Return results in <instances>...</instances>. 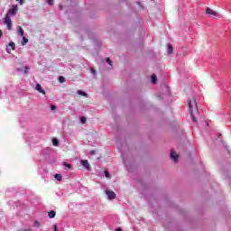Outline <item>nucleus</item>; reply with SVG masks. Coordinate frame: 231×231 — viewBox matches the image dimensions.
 Listing matches in <instances>:
<instances>
[{
	"label": "nucleus",
	"instance_id": "obj_16",
	"mask_svg": "<svg viewBox=\"0 0 231 231\" xmlns=\"http://www.w3.org/2000/svg\"><path fill=\"white\" fill-rule=\"evenodd\" d=\"M52 143H53V145H59V139L53 138L52 139Z\"/></svg>",
	"mask_w": 231,
	"mask_h": 231
},
{
	"label": "nucleus",
	"instance_id": "obj_23",
	"mask_svg": "<svg viewBox=\"0 0 231 231\" xmlns=\"http://www.w3.org/2000/svg\"><path fill=\"white\" fill-rule=\"evenodd\" d=\"M105 176H106V178H109V171H105Z\"/></svg>",
	"mask_w": 231,
	"mask_h": 231
},
{
	"label": "nucleus",
	"instance_id": "obj_27",
	"mask_svg": "<svg viewBox=\"0 0 231 231\" xmlns=\"http://www.w3.org/2000/svg\"><path fill=\"white\" fill-rule=\"evenodd\" d=\"M28 69H30V68L25 67L24 73H28Z\"/></svg>",
	"mask_w": 231,
	"mask_h": 231
},
{
	"label": "nucleus",
	"instance_id": "obj_17",
	"mask_svg": "<svg viewBox=\"0 0 231 231\" xmlns=\"http://www.w3.org/2000/svg\"><path fill=\"white\" fill-rule=\"evenodd\" d=\"M28 42V38H26L25 36H23V46H24V44H26Z\"/></svg>",
	"mask_w": 231,
	"mask_h": 231
},
{
	"label": "nucleus",
	"instance_id": "obj_31",
	"mask_svg": "<svg viewBox=\"0 0 231 231\" xmlns=\"http://www.w3.org/2000/svg\"><path fill=\"white\" fill-rule=\"evenodd\" d=\"M116 231H122V228H116Z\"/></svg>",
	"mask_w": 231,
	"mask_h": 231
},
{
	"label": "nucleus",
	"instance_id": "obj_2",
	"mask_svg": "<svg viewBox=\"0 0 231 231\" xmlns=\"http://www.w3.org/2000/svg\"><path fill=\"white\" fill-rule=\"evenodd\" d=\"M188 107L189 109L190 116L193 122H198L196 115H198L199 111L198 110V103L196 102V98L193 97L191 100H189V102L188 103Z\"/></svg>",
	"mask_w": 231,
	"mask_h": 231
},
{
	"label": "nucleus",
	"instance_id": "obj_20",
	"mask_svg": "<svg viewBox=\"0 0 231 231\" xmlns=\"http://www.w3.org/2000/svg\"><path fill=\"white\" fill-rule=\"evenodd\" d=\"M88 119L86 117H81V124H86Z\"/></svg>",
	"mask_w": 231,
	"mask_h": 231
},
{
	"label": "nucleus",
	"instance_id": "obj_5",
	"mask_svg": "<svg viewBox=\"0 0 231 231\" xmlns=\"http://www.w3.org/2000/svg\"><path fill=\"white\" fill-rule=\"evenodd\" d=\"M106 194L108 197V199H115V198H116V194L112 190H106Z\"/></svg>",
	"mask_w": 231,
	"mask_h": 231
},
{
	"label": "nucleus",
	"instance_id": "obj_13",
	"mask_svg": "<svg viewBox=\"0 0 231 231\" xmlns=\"http://www.w3.org/2000/svg\"><path fill=\"white\" fill-rule=\"evenodd\" d=\"M78 95H80L81 97H88V93L82 90H78Z\"/></svg>",
	"mask_w": 231,
	"mask_h": 231
},
{
	"label": "nucleus",
	"instance_id": "obj_29",
	"mask_svg": "<svg viewBox=\"0 0 231 231\" xmlns=\"http://www.w3.org/2000/svg\"><path fill=\"white\" fill-rule=\"evenodd\" d=\"M3 37V31L0 30V38Z\"/></svg>",
	"mask_w": 231,
	"mask_h": 231
},
{
	"label": "nucleus",
	"instance_id": "obj_8",
	"mask_svg": "<svg viewBox=\"0 0 231 231\" xmlns=\"http://www.w3.org/2000/svg\"><path fill=\"white\" fill-rule=\"evenodd\" d=\"M17 33L21 37H24V30L21 26H17Z\"/></svg>",
	"mask_w": 231,
	"mask_h": 231
},
{
	"label": "nucleus",
	"instance_id": "obj_32",
	"mask_svg": "<svg viewBox=\"0 0 231 231\" xmlns=\"http://www.w3.org/2000/svg\"><path fill=\"white\" fill-rule=\"evenodd\" d=\"M60 10H62V5H60Z\"/></svg>",
	"mask_w": 231,
	"mask_h": 231
},
{
	"label": "nucleus",
	"instance_id": "obj_18",
	"mask_svg": "<svg viewBox=\"0 0 231 231\" xmlns=\"http://www.w3.org/2000/svg\"><path fill=\"white\" fill-rule=\"evenodd\" d=\"M34 226H35L36 228H39V227L41 226V223H40L39 221L35 220V221H34Z\"/></svg>",
	"mask_w": 231,
	"mask_h": 231
},
{
	"label": "nucleus",
	"instance_id": "obj_28",
	"mask_svg": "<svg viewBox=\"0 0 231 231\" xmlns=\"http://www.w3.org/2000/svg\"><path fill=\"white\" fill-rule=\"evenodd\" d=\"M20 1V5H24V0H19Z\"/></svg>",
	"mask_w": 231,
	"mask_h": 231
},
{
	"label": "nucleus",
	"instance_id": "obj_4",
	"mask_svg": "<svg viewBox=\"0 0 231 231\" xmlns=\"http://www.w3.org/2000/svg\"><path fill=\"white\" fill-rule=\"evenodd\" d=\"M81 165H83L84 169L87 171H91V165H89V162H88V160H82Z\"/></svg>",
	"mask_w": 231,
	"mask_h": 231
},
{
	"label": "nucleus",
	"instance_id": "obj_30",
	"mask_svg": "<svg viewBox=\"0 0 231 231\" xmlns=\"http://www.w3.org/2000/svg\"><path fill=\"white\" fill-rule=\"evenodd\" d=\"M22 231H32V229H23Z\"/></svg>",
	"mask_w": 231,
	"mask_h": 231
},
{
	"label": "nucleus",
	"instance_id": "obj_6",
	"mask_svg": "<svg viewBox=\"0 0 231 231\" xmlns=\"http://www.w3.org/2000/svg\"><path fill=\"white\" fill-rule=\"evenodd\" d=\"M206 14H208V15H213L214 17L217 16V12L214 11L211 8H207Z\"/></svg>",
	"mask_w": 231,
	"mask_h": 231
},
{
	"label": "nucleus",
	"instance_id": "obj_1",
	"mask_svg": "<svg viewBox=\"0 0 231 231\" xmlns=\"http://www.w3.org/2000/svg\"><path fill=\"white\" fill-rule=\"evenodd\" d=\"M17 12H19V6L13 5L4 18V24L6 25L9 31L12 30V19H10V17L17 15Z\"/></svg>",
	"mask_w": 231,
	"mask_h": 231
},
{
	"label": "nucleus",
	"instance_id": "obj_19",
	"mask_svg": "<svg viewBox=\"0 0 231 231\" xmlns=\"http://www.w3.org/2000/svg\"><path fill=\"white\" fill-rule=\"evenodd\" d=\"M106 62H107V64H109V66H112V64H113V61H111V59H109V58L106 59Z\"/></svg>",
	"mask_w": 231,
	"mask_h": 231
},
{
	"label": "nucleus",
	"instance_id": "obj_14",
	"mask_svg": "<svg viewBox=\"0 0 231 231\" xmlns=\"http://www.w3.org/2000/svg\"><path fill=\"white\" fill-rule=\"evenodd\" d=\"M59 82H60V84L66 82V78H64L63 76H60L59 77Z\"/></svg>",
	"mask_w": 231,
	"mask_h": 231
},
{
	"label": "nucleus",
	"instance_id": "obj_12",
	"mask_svg": "<svg viewBox=\"0 0 231 231\" xmlns=\"http://www.w3.org/2000/svg\"><path fill=\"white\" fill-rule=\"evenodd\" d=\"M158 80V78L155 76V74L152 75V84H156Z\"/></svg>",
	"mask_w": 231,
	"mask_h": 231
},
{
	"label": "nucleus",
	"instance_id": "obj_10",
	"mask_svg": "<svg viewBox=\"0 0 231 231\" xmlns=\"http://www.w3.org/2000/svg\"><path fill=\"white\" fill-rule=\"evenodd\" d=\"M173 51H174V49L172 48V45L168 44V55H171Z\"/></svg>",
	"mask_w": 231,
	"mask_h": 231
},
{
	"label": "nucleus",
	"instance_id": "obj_9",
	"mask_svg": "<svg viewBox=\"0 0 231 231\" xmlns=\"http://www.w3.org/2000/svg\"><path fill=\"white\" fill-rule=\"evenodd\" d=\"M48 216L51 219H53V217H55V216H57V213L55 211L51 210L49 212Z\"/></svg>",
	"mask_w": 231,
	"mask_h": 231
},
{
	"label": "nucleus",
	"instance_id": "obj_26",
	"mask_svg": "<svg viewBox=\"0 0 231 231\" xmlns=\"http://www.w3.org/2000/svg\"><path fill=\"white\" fill-rule=\"evenodd\" d=\"M90 71H91V73H93V75H95V73H96L95 69L91 68Z\"/></svg>",
	"mask_w": 231,
	"mask_h": 231
},
{
	"label": "nucleus",
	"instance_id": "obj_15",
	"mask_svg": "<svg viewBox=\"0 0 231 231\" xmlns=\"http://www.w3.org/2000/svg\"><path fill=\"white\" fill-rule=\"evenodd\" d=\"M9 46L12 50H15V43L14 42H9Z\"/></svg>",
	"mask_w": 231,
	"mask_h": 231
},
{
	"label": "nucleus",
	"instance_id": "obj_21",
	"mask_svg": "<svg viewBox=\"0 0 231 231\" xmlns=\"http://www.w3.org/2000/svg\"><path fill=\"white\" fill-rule=\"evenodd\" d=\"M51 111H55V109H57V106L55 105H51Z\"/></svg>",
	"mask_w": 231,
	"mask_h": 231
},
{
	"label": "nucleus",
	"instance_id": "obj_33",
	"mask_svg": "<svg viewBox=\"0 0 231 231\" xmlns=\"http://www.w3.org/2000/svg\"><path fill=\"white\" fill-rule=\"evenodd\" d=\"M16 1H20V0H16Z\"/></svg>",
	"mask_w": 231,
	"mask_h": 231
},
{
	"label": "nucleus",
	"instance_id": "obj_11",
	"mask_svg": "<svg viewBox=\"0 0 231 231\" xmlns=\"http://www.w3.org/2000/svg\"><path fill=\"white\" fill-rule=\"evenodd\" d=\"M54 178H55V180H57L58 181H62V175H61V174L56 173V174L54 175Z\"/></svg>",
	"mask_w": 231,
	"mask_h": 231
},
{
	"label": "nucleus",
	"instance_id": "obj_22",
	"mask_svg": "<svg viewBox=\"0 0 231 231\" xmlns=\"http://www.w3.org/2000/svg\"><path fill=\"white\" fill-rule=\"evenodd\" d=\"M64 165L67 167V169H71V164L65 162Z\"/></svg>",
	"mask_w": 231,
	"mask_h": 231
},
{
	"label": "nucleus",
	"instance_id": "obj_25",
	"mask_svg": "<svg viewBox=\"0 0 231 231\" xmlns=\"http://www.w3.org/2000/svg\"><path fill=\"white\" fill-rule=\"evenodd\" d=\"M89 154H97V151L92 150V151H90Z\"/></svg>",
	"mask_w": 231,
	"mask_h": 231
},
{
	"label": "nucleus",
	"instance_id": "obj_3",
	"mask_svg": "<svg viewBox=\"0 0 231 231\" xmlns=\"http://www.w3.org/2000/svg\"><path fill=\"white\" fill-rule=\"evenodd\" d=\"M170 157L175 162V163L178 162V158H180V155L176 153L174 150H171L170 152Z\"/></svg>",
	"mask_w": 231,
	"mask_h": 231
},
{
	"label": "nucleus",
	"instance_id": "obj_7",
	"mask_svg": "<svg viewBox=\"0 0 231 231\" xmlns=\"http://www.w3.org/2000/svg\"><path fill=\"white\" fill-rule=\"evenodd\" d=\"M35 89L39 93H42V95H46V91L44 89H42V87L41 86V84H36Z\"/></svg>",
	"mask_w": 231,
	"mask_h": 231
},
{
	"label": "nucleus",
	"instance_id": "obj_24",
	"mask_svg": "<svg viewBox=\"0 0 231 231\" xmlns=\"http://www.w3.org/2000/svg\"><path fill=\"white\" fill-rule=\"evenodd\" d=\"M54 0H47L48 5H53Z\"/></svg>",
	"mask_w": 231,
	"mask_h": 231
}]
</instances>
